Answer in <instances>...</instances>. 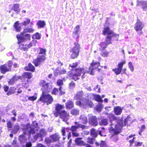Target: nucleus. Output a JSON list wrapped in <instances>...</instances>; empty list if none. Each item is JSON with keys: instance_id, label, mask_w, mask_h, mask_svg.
<instances>
[{"instance_id": "obj_1", "label": "nucleus", "mask_w": 147, "mask_h": 147, "mask_svg": "<svg viewBox=\"0 0 147 147\" xmlns=\"http://www.w3.org/2000/svg\"><path fill=\"white\" fill-rule=\"evenodd\" d=\"M108 117L110 119L111 124L109 127V132L114 135L117 134L119 133L122 127L124 125H128L131 124V119L129 116H128L125 119L124 123L121 119L118 120L114 115L113 114H109Z\"/></svg>"}, {"instance_id": "obj_2", "label": "nucleus", "mask_w": 147, "mask_h": 147, "mask_svg": "<svg viewBox=\"0 0 147 147\" xmlns=\"http://www.w3.org/2000/svg\"><path fill=\"white\" fill-rule=\"evenodd\" d=\"M40 84L42 86L41 89L42 92V96L40 98V100L43 102H46L47 105L51 104L53 99L50 95L47 93L50 92L51 86L49 85V83H47L44 80L41 81Z\"/></svg>"}, {"instance_id": "obj_3", "label": "nucleus", "mask_w": 147, "mask_h": 147, "mask_svg": "<svg viewBox=\"0 0 147 147\" xmlns=\"http://www.w3.org/2000/svg\"><path fill=\"white\" fill-rule=\"evenodd\" d=\"M46 50L44 49H40L39 53L37 59L34 61L35 65L38 66L41 63L45 60Z\"/></svg>"}, {"instance_id": "obj_4", "label": "nucleus", "mask_w": 147, "mask_h": 147, "mask_svg": "<svg viewBox=\"0 0 147 147\" xmlns=\"http://www.w3.org/2000/svg\"><path fill=\"white\" fill-rule=\"evenodd\" d=\"M76 104L84 108L88 107H91L93 106V103L91 101L86 99L85 98L79 100H77L76 102Z\"/></svg>"}, {"instance_id": "obj_5", "label": "nucleus", "mask_w": 147, "mask_h": 147, "mask_svg": "<svg viewBox=\"0 0 147 147\" xmlns=\"http://www.w3.org/2000/svg\"><path fill=\"white\" fill-rule=\"evenodd\" d=\"M80 48V45L78 42H74V46L71 49L70 51L71 53V58L74 59L78 57L79 55Z\"/></svg>"}, {"instance_id": "obj_6", "label": "nucleus", "mask_w": 147, "mask_h": 147, "mask_svg": "<svg viewBox=\"0 0 147 147\" xmlns=\"http://www.w3.org/2000/svg\"><path fill=\"white\" fill-rule=\"evenodd\" d=\"M16 36L18 40V44H20L22 42H24L30 40L31 37L30 34H26L23 32L21 33L20 34H18Z\"/></svg>"}, {"instance_id": "obj_7", "label": "nucleus", "mask_w": 147, "mask_h": 147, "mask_svg": "<svg viewBox=\"0 0 147 147\" xmlns=\"http://www.w3.org/2000/svg\"><path fill=\"white\" fill-rule=\"evenodd\" d=\"M74 71L75 72L72 75V78L75 81H76L79 78V77L82 73L83 74V76H82V78L84 77V76L85 72L83 69L80 68L76 69Z\"/></svg>"}, {"instance_id": "obj_8", "label": "nucleus", "mask_w": 147, "mask_h": 147, "mask_svg": "<svg viewBox=\"0 0 147 147\" xmlns=\"http://www.w3.org/2000/svg\"><path fill=\"white\" fill-rule=\"evenodd\" d=\"M144 26L143 23L140 20H138L134 26V28L138 35H140L143 33L142 29Z\"/></svg>"}, {"instance_id": "obj_9", "label": "nucleus", "mask_w": 147, "mask_h": 147, "mask_svg": "<svg viewBox=\"0 0 147 147\" xmlns=\"http://www.w3.org/2000/svg\"><path fill=\"white\" fill-rule=\"evenodd\" d=\"M99 64V62H95L93 61L91 63V66L89 68V70L87 71V72L91 75H93L94 74V70L99 71L100 69H97Z\"/></svg>"}, {"instance_id": "obj_10", "label": "nucleus", "mask_w": 147, "mask_h": 147, "mask_svg": "<svg viewBox=\"0 0 147 147\" xmlns=\"http://www.w3.org/2000/svg\"><path fill=\"white\" fill-rule=\"evenodd\" d=\"M74 124L76 125L72 126L71 127H68L67 129L71 131L72 132L73 131H77V129L79 128H81L83 129H84L87 127V126H86L82 124L76 122H74Z\"/></svg>"}, {"instance_id": "obj_11", "label": "nucleus", "mask_w": 147, "mask_h": 147, "mask_svg": "<svg viewBox=\"0 0 147 147\" xmlns=\"http://www.w3.org/2000/svg\"><path fill=\"white\" fill-rule=\"evenodd\" d=\"M102 33L104 35L108 34V36H111V34H112V36H115L116 37L117 36V37H119V34H114V32L112 31L111 30L109 27H106L105 26H104Z\"/></svg>"}, {"instance_id": "obj_12", "label": "nucleus", "mask_w": 147, "mask_h": 147, "mask_svg": "<svg viewBox=\"0 0 147 147\" xmlns=\"http://www.w3.org/2000/svg\"><path fill=\"white\" fill-rule=\"evenodd\" d=\"M38 123L35 121H34L32 122V126H30V127L28 126L26 127V131L28 132L30 134H34L35 133V127L37 126Z\"/></svg>"}, {"instance_id": "obj_13", "label": "nucleus", "mask_w": 147, "mask_h": 147, "mask_svg": "<svg viewBox=\"0 0 147 147\" xmlns=\"http://www.w3.org/2000/svg\"><path fill=\"white\" fill-rule=\"evenodd\" d=\"M69 114L65 111H61L60 113V117L63 121L66 122L69 119Z\"/></svg>"}, {"instance_id": "obj_14", "label": "nucleus", "mask_w": 147, "mask_h": 147, "mask_svg": "<svg viewBox=\"0 0 147 147\" xmlns=\"http://www.w3.org/2000/svg\"><path fill=\"white\" fill-rule=\"evenodd\" d=\"M66 71L63 67L58 66L56 69L54 71V75L57 76L59 74H63L66 73Z\"/></svg>"}, {"instance_id": "obj_15", "label": "nucleus", "mask_w": 147, "mask_h": 147, "mask_svg": "<svg viewBox=\"0 0 147 147\" xmlns=\"http://www.w3.org/2000/svg\"><path fill=\"white\" fill-rule=\"evenodd\" d=\"M137 6H139L142 8L143 9H147V1H140L137 0Z\"/></svg>"}, {"instance_id": "obj_16", "label": "nucleus", "mask_w": 147, "mask_h": 147, "mask_svg": "<svg viewBox=\"0 0 147 147\" xmlns=\"http://www.w3.org/2000/svg\"><path fill=\"white\" fill-rule=\"evenodd\" d=\"M89 123L91 125L94 126L98 125L96 117L95 116H92L89 118Z\"/></svg>"}, {"instance_id": "obj_17", "label": "nucleus", "mask_w": 147, "mask_h": 147, "mask_svg": "<svg viewBox=\"0 0 147 147\" xmlns=\"http://www.w3.org/2000/svg\"><path fill=\"white\" fill-rule=\"evenodd\" d=\"M123 107L120 106H117L114 108V111L115 115H120L122 111Z\"/></svg>"}, {"instance_id": "obj_18", "label": "nucleus", "mask_w": 147, "mask_h": 147, "mask_svg": "<svg viewBox=\"0 0 147 147\" xmlns=\"http://www.w3.org/2000/svg\"><path fill=\"white\" fill-rule=\"evenodd\" d=\"M0 70L2 74H5L6 72L10 71V68L8 67L7 65H3L0 67Z\"/></svg>"}, {"instance_id": "obj_19", "label": "nucleus", "mask_w": 147, "mask_h": 147, "mask_svg": "<svg viewBox=\"0 0 147 147\" xmlns=\"http://www.w3.org/2000/svg\"><path fill=\"white\" fill-rule=\"evenodd\" d=\"M46 132L44 129H42L40 131L39 133L37 134L36 135L34 136V138L36 140L38 137H42L45 135L46 134Z\"/></svg>"}, {"instance_id": "obj_20", "label": "nucleus", "mask_w": 147, "mask_h": 147, "mask_svg": "<svg viewBox=\"0 0 147 147\" xmlns=\"http://www.w3.org/2000/svg\"><path fill=\"white\" fill-rule=\"evenodd\" d=\"M80 28V27L79 25L76 26L75 28L74 31L73 32V36L74 38H77L78 37Z\"/></svg>"}, {"instance_id": "obj_21", "label": "nucleus", "mask_w": 147, "mask_h": 147, "mask_svg": "<svg viewBox=\"0 0 147 147\" xmlns=\"http://www.w3.org/2000/svg\"><path fill=\"white\" fill-rule=\"evenodd\" d=\"M79 119L80 121L84 124H86L88 122L87 117L84 115L80 116Z\"/></svg>"}, {"instance_id": "obj_22", "label": "nucleus", "mask_w": 147, "mask_h": 147, "mask_svg": "<svg viewBox=\"0 0 147 147\" xmlns=\"http://www.w3.org/2000/svg\"><path fill=\"white\" fill-rule=\"evenodd\" d=\"M20 129V126L18 123H16L14 125L12 130L11 132L13 134H16L17 133Z\"/></svg>"}, {"instance_id": "obj_23", "label": "nucleus", "mask_w": 147, "mask_h": 147, "mask_svg": "<svg viewBox=\"0 0 147 147\" xmlns=\"http://www.w3.org/2000/svg\"><path fill=\"white\" fill-rule=\"evenodd\" d=\"M74 106V102L71 100H68L66 103V108L71 109Z\"/></svg>"}, {"instance_id": "obj_24", "label": "nucleus", "mask_w": 147, "mask_h": 147, "mask_svg": "<svg viewBox=\"0 0 147 147\" xmlns=\"http://www.w3.org/2000/svg\"><path fill=\"white\" fill-rule=\"evenodd\" d=\"M25 69L26 70L34 71L35 70L34 66L30 63H29L28 66H26Z\"/></svg>"}, {"instance_id": "obj_25", "label": "nucleus", "mask_w": 147, "mask_h": 147, "mask_svg": "<svg viewBox=\"0 0 147 147\" xmlns=\"http://www.w3.org/2000/svg\"><path fill=\"white\" fill-rule=\"evenodd\" d=\"M50 137L52 138L54 142L58 141L60 138L58 133H55L53 135H51Z\"/></svg>"}, {"instance_id": "obj_26", "label": "nucleus", "mask_w": 147, "mask_h": 147, "mask_svg": "<svg viewBox=\"0 0 147 147\" xmlns=\"http://www.w3.org/2000/svg\"><path fill=\"white\" fill-rule=\"evenodd\" d=\"M83 95V92L80 91L78 92L74 97V99H80L82 97Z\"/></svg>"}, {"instance_id": "obj_27", "label": "nucleus", "mask_w": 147, "mask_h": 147, "mask_svg": "<svg viewBox=\"0 0 147 147\" xmlns=\"http://www.w3.org/2000/svg\"><path fill=\"white\" fill-rule=\"evenodd\" d=\"M82 139V138H78L76 139L75 140L76 143L77 145H84V142L81 140Z\"/></svg>"}, {"instance_id": "obj_28", "label": "nucleus", "mask_w": 147, "mask_h": 147, "mask_svg": "<svg viewBox=\"0 0 147 147\" xmlns=\"http://www.w3.org/2000/svg\"><path fill=\"white\" fill-rule=\"evenodd\" d=\"M14 27L15 28L17 32H20V31L21 27L19 25L18 21H17L14 25Z\"/></svg>"}, {"instance_id": "obj_29", "label": "nucleus", "mask_w": 147, "mask_h": 147, "mask_svg": "<svg viewBox=\"0 0 147 147\" xmlns=\"http://www.w3.org/2000/svg\"><path fill=\"white\" fill-rule=\"evenodd\" d=\"M99 124L100 125H107L108 124V120L106 119L102 118L99 122Z\"/></svg>"}, {"instance_id": "obj_30", "label": "nucleus", "mask_w": 147, "mask_h": 147, "mask_svg": "<svg viewBox=\"0 0 147 147\" xmlns=\"http://www.w3.org/2000/svg\"><path fill=\"white\" fill-rule=\"evenodd\" d=\"M98 131H96L94 129L91 130L90 134L93 137H96L98 135Z\"/></svg>"}, {"instance_id": "obj_31", "label": "nucleus", "mask_w": 147, "mask_h": 147, "mask_svg": "<svg viewBox=\"0 0 147 147\" xmlns=\"http://www.w3.org/2000/svg\"><path fill=\"white\" fill-rule=\"evenodd\" d=\"M19 139L20 142L22 144L24 143L27 140L26 138L24 135L20 136Z\"/></svg>"}, {"instance_id": "obj_32", "label": "nucleus", "mask_w": 147, "mask_h": 147, "mask_svg": "<svg viewBox=\"0 0 147 147\" xmlns=\"http://www.w3.org/2000/svg\"><path fill=\"white\" fill-rule=\"evenodd\" d=\"M93 96L95 100L98 102H103L102 100L101 99L100 96L99 95L94 94L93 95Z\"/></svg>"}, {"instance_id": "obj_33", "label": "nucleus", "mask_w": 147, "mask_h": 147, "mask_svg": "<svg viewBox=\"0 0 147 147\" xmlns=\"http://www.w3.org/2000/svg\"><path fill=\"white\" fill-rule=\"evenodd\" d=\"M38 28H39L43 27L45 25V22L41 20H39L37 24Z\"/></svg>"}, {"instance_id": "obj_34", "label": "nucleus", "mask_w": 147, "mask_h": 147, "mask_svg": "<svg viewBox=\"0 0 147 147\" xmlns=\"http://www.w3.org/2000/svg\"><path fill=\"white\" fill-rule=\"evenodd\" d=\"M111 36H107L105 39V42L108 45L111 43Z\"/></svg>"}, {"instance_id": "obj_35", "label": "nucleus", "mask_w": 147, "mask_h": 147, "mask_svg": "<svg viewBox=\"0 0 147 147\" xmlns=\"http://www.w3.org/2000/svg\"><path fill=\"white\" fill-rule=\"evenodd\" d=\"M24 78H30L32 77V74L31 73L26 72L24 74Z\"/></svg>"}, {"instance_id": "obj_36", "label": "nucleus", "mask_w": 147, "mask_h": 147, "mask_svg": "<svg viewBox=\"0 0 147 147\" xmlns=\"http://www.w3.org/2000/svg\"><path fill=\"white\" fill-rule=\"evenodd\" d=\"M125 63L126 61L124 60L119 63L117 68L122 70L123 65L125 64Z\"/></svg>"}, {"instance_id": "obj_37", "label": "nucleus", "mask_w": 147, "mask_h": 147, "mask_svg": "<svg viewBox=\"0 0 147 147\" xmlns=\"http://www.w3.org/2000/svg\"><path fill=\"white\" fill-rule=\"evenodd\" d=\"M112 71H113L116 75H118L120 74L122 70L118 68L113 69Z\"/></svg>"}, {"instance_id": "obj_38", "label": "nucleus", "mask_w": 147, "mask_h": 147, "mask_svg": "<svg viewBox=\"0 0 147 147\" xmlns=\"http://www.w3.org/2000/svg\"><path fill=\"white\" fill-rule=\"evenodd\" d=\"M30 22V19L28 18H26V20H25L21 24L24 26H26L29 24Z\"/></svg>"}, {"instance_id": "obj_39", "label": "nucleus", "mask_w": 147, "mask_h": 147, "mask_svg": "<svg viewBox=\"0 0 147 147\" xmlns=\"http://www.w3.org/2000/svg\"><path fill=\"white\" fill-rule=\"evenodd\" d=\"M64 105H61L60 104H58L56 105V109L58 111H60V110L64 108Z\"/></svg>"}, {"instance_id": "obj_40", "label": "nucleus", "mask_w": 147, "mask_h": 147, "mask_svg": "<svg viewBox=\"0 0 147 147\" xmlns=\"http://www.w3.org/2000/svg\"><path fill=\"white\" fill-rule=\"evenodd\" d=\"M34 31V30L32 28H25L23 32L26 33V32H32Z\"/></svg>"}, {"instance_id": "obj_41", "label": "nucleus", "mask_w": 147, "mask_h": 147, "mask_svg": "<svg viewBox=\"0 0 147 147\" xmlns=\"http://www.w3.org/2000/svg\"><path fill=\"white\" fill-rule=\"evenodd\" d=\"M71 114L74 115H77L79 114V111L76 109H72L71 112Z\"/></svg>"}, {"instance_id": "obj_42", "label": "nucleus", "mask_w": 147, "mask_h": 147, "mask_svg": "<svg viewBox=\"0 0 147 147\" xmlns=\"http://www.w3.org/2000/svg\"><path fill=\"white\" fill-rule=\"evenodd\" d=\"M100 128H99L98 129V134H99L101 136H106V135L104 134V128H102L101 129H102V130H100Z\"/></svg>"}, {"instance_id": "obj_43", "label": "nucleus", "mask_w": 147, "mask_h": 147, "mask_svg": "<svg viewBox=\"0 0 147 147\" xmlns=\"http://www.w3.org/2000/svg\"><path fill=\"white\" fill-rule=\"evenodd\" d=\"M107 45L105 42H103L101 43L100 44L101 48L100 49L101 50H102L105 49L107 46Z\"/></svg>"}, {"instance_id": "obj_44", "label": "nucleus", "mask_w": 147, "mask_h": 147, "mask_svg": "<svg viewBox=\"0 0 147 147\" xmlns=\"http://www.w3.org/2000/svg\"><path fill=\"white\" fill-rule=\"evenodd\" d=\"M41 38L39 34L38 33L33 34L32 36V38L33 39H39Z\"/></svg>"}, {"instance_id": "obj_45", "label": "nucleus", "mask_w": 147, "mask_h": 147, "mask_svg": "<svg viewBox=\"0 0 147 147\" xmlns=\"http://www.w3.org/2000/svg\"><path fill=\"white\" fill-rule=\"evenodd\" d=\"M37 41L36 40H33L32 41L30 44L28 45V48H30L31 46H35L37 43Z\"/></svg>"}, {"instance_id": "obj_46", "label": "nucleus", "mask_w": 147, "mask_h": 147, "mask_svg": "<svg viewBox=\"0 0 147 147\" xmlns=\"http://www.w3.org/2000/svg\"><path fill=\"white\" fill-rule=\"evenodd\" d=\"M128 66L130 70L132 72L134 71V67L132 64L131 62H129L128 63Z\"/></svg>"}, {"instance_id": "obj_47", "label": "nucleus", "mask_w": 147, "mask_h": 147, "mask_svg": "<svg viewBox=\"0 0 147 147\" xmlns=\"http://www.w3.org/2000/svg\"><path fill=\"white\" fill-rule=\"evenodd\" d=\"M13 125V124L11 122V121H7V128H11Z\"/></svg>"}, {"instance_id": "obj_48", "label": "nucleus", "mask_w": 147, "mask_h": 147, "mask_svg": "<svg viewBox=\"0 0 147 147\" xmlns=\"http://www.w3.org/2000/svg\"><path fill=\"white\" fill-rule=\"evenodd\" d=\"M61 132L62 133V135L63 136H66L65 128V127H62L61 130Z\"/></svg>"}, {"instance_id": "obj_49", "label": "nucleus", "mask_w": 147, "mask_h": 147, "mask_svg": "<svg viewBox=\"0 0 147 147\" xmlns=\"http://www.w3.org/2000/svg\"><path fill=\"white\" fill-rule=\"evenodd\" d=\"M59 92V91L58 89L55 88L53 89L52 94L56 95L58 94Z\"/></svg>"}, {"instance_id": "obj_50", "label": "nucleus", "mask_w": 147, "mask_h": 147, "mask_svg": "<svg viewBox=\"0 0 147 147\" xmlns=\"http://www.w3.org/2000/svg\"><path fill=\"white\" fill-rule=\"evenodd\" d=\"M87 140L88 143L91 144H92L94 140V139L93 138H88Z\"/></svg>"}, {"instance_id": "obj_51", "label": "nucleus", "mask_w": 147, "mask_h": 147, "mask_svg": "<svg viewBox=\"0 0 147 147\" xmlns=\"http://www.w3.org/2000/svg\"><path fill=\"white\" fill-rule=\"evenodd\" d=\"M109 53V52L107 51H103L101 53V55L102 56L106 57L108 56Z\"/></svg>"}, {"instance_id": "obj_52", "label": "nucleus", "mask_w": 147, "mask_h": 147, "mask_svg": "<svg viewBox=\"0 0 147 147\" xmlns=\"http://www.w3.org/2000/svg\"><path fill=\"white\" fill-rule=\"evenodd\" d=\"M57 85L61 87L63 84V81L61 80H57Z\"/></svg>"}, {"instance_id": "obj_53", "label": "nucleus", "mask_w": 147, "mask_h": 147, "mask_svg": "<svg viewBox=\"0 0 147 147\" xmlns=\"http://www.w3.org/2000/svg\"><path fill=\"white\" fill-rule=\"evenodd\" d=\"M103 106L102 104L101 103H98L97 106V110H99L103 108Z\"/></svg>"}, {"instance_id": "obj_54", "label": "nucleus", "mask_w": 147, "mask_h": 147, "mask_svg": "<svg viewBox=\"0 0 147 147\" xmlns=\"http://www.w3.org/2000/svg\"><path fill=\"white\" fill-rule=\"evenodd\" d=\"M69 88L71 89H72L75 86V83L73 82H71L69 84Z\"/></svg>"}, {"instance_id": "obj_55", "label": "nucleus", "mask_w": 147, "mask_h": 147, "mask_svg": "<svg viewBox=\"0 0 147 147\" xmlns=\"http://www.w3.org/2000/svg\"><path fill=\"white\" fill-rule=\"evenodd\" d=\"M37 97L36 96H32L30 97L28 96V100L34 101L36 99Z\"/></svg>"}, {"instance_id": "obj_56", "label": "nucleus", "mask_w": 147, "mask_h": 147, "mask_svg": "<svg viewBox=\"0 0 147 147\" xmlns=\"http://www.w3.org/2000/svg\"><path fill=\"white\" fill-rule=\"evenodd\" d=\"M72 136L74 137H78L79 136V133L76 132V131H73L72 132Z\"/></svg>"}, {"instance_id": "obj_57", "label": "nucleus", "mask_w": 147, "mask_h": 147, "mask_svg": "<svg viewBox=\"0 0 147 147\" xmlns=\"http://www.w3.org/2000/svg\"><path fill=\"white\" fill-rule=\"evenodd\" d=\"M100 145L101 147H104L106 146V142L105 141H102Z\"/></svg>"}, {"instance_id": "obj_58", "label": "nucleus", "mask_w": 147, "mask_h": 147, "mask_svg": "<svg viewBox=\"0 0 147 147\" xmlns=\"http://www.w3.org/2000/svg\"><path fill=\"white\" fill-rule=\"evenodd\" d=\"M77 63H73L72 64H70V67L72 68H75L77 65Z\"/></svg>"}, {"instance_id": "obj_59", "label": "nucleus", "mask_w": 147, "mask_h": 147, "mask_svg": "<svg viewBox=\"0 0 147 147\" xmlns=\"http://www.w3.org/2000/svg\"><path fill=\"white\" fill-rule=\"evenodd\" d=\"M19 5L18 4H15L13 5L11 9H18L19 8Z\"/></svg>"}, {"instance_id": "obj_60", "label": "nucleus", "mask_w": 147, "mask_h": 147, "mask_svg": "<svg viewBox=\"0 0 147 147\" xmlns=\"http://www.w3.org/2000/svg\"><path fill=\"white\" fill-rule=\"evenodd\" d=\"M13 78H14V80H15V81H16L19 79H21L22 77L21 76H15L13 77Z\"/></svg>"}, {"instance_id": "obj_61", "label": "nucleus", "mask_w": 147, "mask_h": 147, "mask_svg": "<svg viewBox=\"0 0 147 147\" xmlns=\"http://www.w3.org/2000/svg\"><path fill=\"white\" fill-rule=\"evenodd\" d=\"M15 82V80H14V78H13L9 81V83L10 85H12L14 84Z\"/></svg>"}, {"instance_id": "obj_62", "label": "nucleus", "mask_w": 147, "mask_h": 147, "mask_svg": "<svg viewBox=\"0 0 147 147\" xmlns=\"http://www.w3.org/2000/svg\"><path fill=\"white\" fill-rule=\"evenodd\" d=\"M28 100V96L27 95L25 96L22 99L23 102L27 101Z\"/></svg>"}, {"instance_id": "obj_63", "label": "nucleus", "mask_w": 147, "mask_h": 147, "mask_svg": "<svg viewBox=\"0 0 147 147\" xmlns=\"http://www.w3.org/2000/svg\"><path fill=\"white\" fill-rule=\"evenodd\" d=\"M61 112V111H57L54 113V116L56 117L58 116L59 115H60V113Z\"/></svg>"}, {"instance_id": "obj_64", "label": "nucleus", "mask_w": 147, "mask_h": 147, "mask_svg": "<svg viewBox=\"0 0 147 147\" xmlns=\"http://www.w3.org/2000/svg\"><path fill=\"white\" fill-rule=\"evenodd\" d=\"M32 144L30 142H27L26 144V146L24 147H31Z\"/></svg>"}]
</instances>
